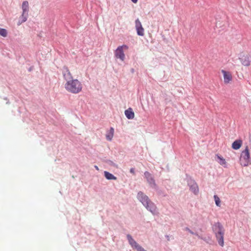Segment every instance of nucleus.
<instances>
[{
	"label": "nucleus",
	"mask_w": 251,
	"mask_h": 251,
	"mask_svg": "<svg viewBox=\"0 0 251 251\" xmlns=\"http://www.w3.org/2000/svg\"><path fill=\"white\" fill-rule=\"evenodd\" d=\"M137 198L145 207L153 215H155L158 213L157 208L155 204L143 192H138L137 195Z\"/></svg>",
	"instance_id": "f257e3e1"
},
{
	"label": "nucleus",
	"mask_w": 251,
	"mask_h": 251,
	"mask_svg": "<svg viewBox=\"0 0 251 251\" xmlns=\"http://www.w3.org/2000/svg\"><path fill=\"white\" fill-rule=\"evenodd\" d=\"M212 229L219 245L223 247L224 245L225 229L223 225L219 222L215 223L212 226Z\"/></svg>",
	"instance_id": "f03ea898"
},
{
	"label": "nucleus",
	"mask_w": 251,
	"mask_h": 251,
	"mask_svg": "<svg viewBox=\"0 0 251 251\" xmlns=\"http://www.w3.org/2000/svg\"><path fill=\"white\" fill-rule=\"evenodd\" d=\"M65 89L73 94H77L81 91L82 85L81 82L77 79H73L66 82L65 84Z\"/></svg>",
	"instance_id": "7ed1b4c3"
},
{
	"label": "nucleus",
	"mask_w": 251,
	"mask_h": 251,
	"mask_svg": "<svg viewBox=\"0 0 251 251\" xmlns=\"http://www.w3.org/2000/svg\"><path fill=\"white\" fill-rule=\"evenodd\" d=\"M240 164L242 166L246 167L251 164L249 150L248 146L241 153L240 158Z\"/></svg>",
	"instance_id": "20e7f679"
},
{
	"label": "nucleus",
	"mask_w": 251,
	"mask_h": 251,
	"mask_svg": "<svg viewBox=\"0 0 251 251\" xmlns=\"http://www.w3.org/2000/svg\"><path fill=\"white\" fill-rule=\"evenodd\" d=\"M186 181L190 190L195 195L199 193V186L195 180L191 176L186 175Z\"/></svg>",
	"instance_id": "39448f33"
},
{
	"label": "nucleus",
	"mask_w": 251,
	"mask_h": 251,
	"mask_svg": "<svg viewBox=\"0 0 251 251\" xmlns=\"http://www.w3.org/2000/svg\"><path fill=\"white\" fill-rule=\"evenodd\" d=\"M127 49L128 47L124 45L119 46L115 51V56L117 58L120 59L122 61H124L125 58V55L123 49Z\"/></svg>",
	"instance_id": "423d86ee"
},
{
	"label": "nucleus",
	"mask_w": 251,
	"mask_h": 251,
	"mask_svg": "<svg viewBox=\"0 0 251 251\" xmlns=\"http://www.w3.org/2000/svg\"><path fill=\"white\" fill-rule=\"evenodd\" d=\"M144 176L147 182L151 188H153L154 187H156V185H157L155 182L154 178L150 172L146 171L144 173Z\"/></svg>",
	"instance_id": "0eeeda50"
},
{
	"label": "nucleus",
	"mask_w": 251,
	"mask_h": 251,
	"mask_svg": "<svg viewBox=\"0 0 251 251\" xmlns=\"http://www.w3.org/2000/svg\"><path fill=\"white\" fill-rule=\"evenodd\" d=\"M62 73L64 79L67 81L73 79V76L68 68L66 66H63L62 69Z\"/></svg>",
	"instance_id": "6e6552de"
},
{
	"label": "nucleus",
	"mask_w": 251,
	"mask_h": 251,
	"mask_svg": "<svg viewBox=\"0 0 251 251\" xmlns=\"http://www.w3.org/2000/svg\"><path fill=\"white\" fill-rule=\"evenodd\" d=\"M242 64L245 66H249L251 64L250 55L249 54L241 55L239 58Z\"/></svg>",
	"instance_id": "1a4fd4ad"
},
{
	"label": "nucleus",
	"mask_w": 251,
	"mask_h": 251,
	"mask_svg": "<svg viewBox=\"0 0 251 251\" xmlns=\"http://www.w3.org/2000/svg\"><path fill=\"white\" fill-rule=\"evenodd\" d=\"M135 23L137 35L139 36H143L144 35V29L141 23L139 21V19H137L135 20Z\"/></svg>",
	"instance_id": "9d476101"
},
{
	"label": "nucleus",
	"mask_w": 251,
	"mask_h": 251,
	"mask_svg": "<svg viewBox=\"0 0 251 251\" xmlns=\"http://www.w3.org/2000/svg\"><path fill=\"white\" fill-rule=\"evenodd\" d=\"M222 73L224 75V82L227 84L232 80V75L230 72L226 71L224 70H222Z\"/></svg>",
	"instance_id": "9b49d317"
},
{
	"label": "nucleus",
	"mask_w": 251,
	"mask_h": 251,
	"mask_svg": "<svg viewBox=\"0 0 251 251\" xmlns=\"http://www.w3.org/2000/svg\"><path fill=\"white\" fill-rule=\"evenodd\" d=\"M198 237L203 240L204 242H205L207 244H208L209 245H213L214 244V240H212L211 236L208 235L207 237H202L201 235H200L199 234V236H198Z\"/></svg>",
	"instance_id": "f8f14e48"
},
{
	"label": "nucleus",
	"mask_w": 251,
	"mask_h": 251,
	"mask_svg": "<svg viewBox=\"0 0 251 251\" xmlns=\"http://www.w3.org/2000/svg\"><path fill=\"white\" fill-rule=\"evenodd\" d=\"M127 239L129 242V244L131 245L133 249H135L139 244L133 239L132 236L130 234L126 235Z\"/></svg>",
	"instance_id": "ddd939ff"
},
{
	"label": "nucleus",
	"mask_w": 251,
	"mask_h": 251,
	"mask_svg": "<svg viewBox=\"0 0 251 251\" xmlns=\"http://www.w3.org/2000/svg\"><path fill=\"white\" fill-rule=\"evenodd\" d=\"M125 114L128 119H133L134 117V113L131 108H129L126 110Z\"/></svg>",
	"instance_id": "4468645a"
},
{
	"label": "nucleus",
	"mask_w": 251,
	"mask_h": 251,
	"mask_svg": "<svg viewBox=\"0 0 251 251\" xmlns=\"http://www.w3.org/2000/svg\"><path fill=\"white\" fill-rule=\"evenodd\" d=\"M242 145V141L240 139L236 140L232 144V148L234 150H237L239 149Z\"/></svg>",
	"instance_id": "2eb2a0df"
},
{
	"label": "nucleus",
	"mask_w": 251,
	"mask_h": 251,
	"mask_svg": "<svg viewBox=\"0 0 251 251\" xmlns=\"http://www.w3.org/2000/svg\"><path fill=\"white\" fill-rule=\"evenodd\" d=\"M28 16V13L22 12V15L20 17L18 23V25H21L22 23L25 22L27 20V18Z\"/></svg>",
	"instance_id": "dca6fc26"
},
{
	"label": "nucleus",
	"mask_w": 251,
	"mask_h": 251,
	"mask_svg": "<svg viewBox=\"0 0 251 251\" xmlns=\"http://www.w3.org/2000/svg\"><path fill=\"white\" fill-rule=\"evenodd\" d=\"M153 189H154L156 190L157 194L159 196H161L162 197H166L167 196V194L165 193L164 190L159 189L157 185H156V187H154Z\"/></svg>",
	"instance_id": "f3484780"
},
{
	"label": "nucleus",
	"mask_w": 251,
	"mask_h": 251,
	"mask_svg": "<svg viewBox=\"0 0 251 251\" xmlns=\"http://www.w3.org/2000/svg\"><path fill=\"white\" fill-rule=\"evenodd\" d=\"M22 8L23 12L28 13L29 11V4L28 2L26 0L23 1L22 5Z\"/></svg>",
	"instance_id": "a211bd4d"
},
{
	"label": "nucleus",
	"mask_w": 251,
	"mask_h": 251,
	"mask_svg": "<svg viewBox=\"0 0 251 251\" xmlns=\"http://www.w3.org/2000/svg\"><path fill=\"white\" fill-rule=\"evenodd\" d=\"M104 176L107 180H116L117 177L107 171L104 172Z\"/></svg>",
	"instance_id": "6ab92c4d"
},
{
	"label": "nucleus",
	"mask_w": 251,
	"mask_h": 251,
	"mask_svg": "<svg viewBox=\"0 0 251 251\" xmlns=\"http://www.w3.org/2000/svg\"><path fill=\"white\" fill-rule=\"evenodd\" d=\"M114 128L110 127L109 132L106 135V139L108 141H111L114 135Z\"/></svg>",
	"instance_id": "aec40b11"
},
{
	"label": "nucleus",
	"mask_w": 251,
	"mask_h": 251,
	"mask_svg": "<svg viewBox=\"0 0 251 251\" xmlns=\"http://www.w3.org/2000/svg\"><path fill=\"white\" fill-rule=\"evenodd\" d=\"M214 199L215 200V204L217 206H220V200L217 195L214 196Z\"/></svg>",
	"instance_id": "412c9836"
},
{
	"label": "nucleus",
	"mask_w": 251,
	"mask_h": 251,
	"mask_svg": "<svg viewBox=\"0 0 251 251\" xmlns=\"http://www.w3.org/2000/svg\"><path fill=\"white\" fill-rule=\"evenodd\" d=\"M217 156L218 158L219 159V160H220V161L219 162V163H220V165H226V161L225 159H224L223 157L219 156L218 155H217Z\"/></svg>",
	"instance_id": "4be33fe9"
},
{
	"label": "nucleus",
	"mask_w": 251,
	"mask_h": 251,
	"mask_svg": "<svg viewBox=\"0 0 251 251\" xmlns=\"http://www.w3.org/2000/svg\"><path fill=\"white\" fill-rule=\"evenodd\" d=\"M7 31L4 28H0V35L3 37H6L7 36Z\"/></svg>",
	"instance_id": "5701e85b"
},
{
	"label": "nucleus",
	"mask_w": 251,
	"mask_h": 251,
	"mask_svg": "<svg viewBox=\"0 0 251 251\" xmlns=\"http://www.w3.org/2000/svg\"><path fill=\"white\" fill-rule=\"evenodd\" d=\"M185 230L186 231H188L190 233H191V234H193V235H196L197 237L198 236H199V234L197 233V232H194L192 230H191L189 227H186L185 228Z\"/></svg>",
	"instance_id": "b1692460"
},
{
	"label": "nucleus",
	"mask_w": 251,
	"mask_h": 251,
	"mask_svg": "<svg viewBox=\"0 0 251 251\" xmlns=\"http://www.w3.org/2000/svg\"><path fill=\"white\" fill-rule=\"evenodd\" d=\"M135 249H136L137 251H147L139 245L137 246V247Z\"/></svg>",
	"instance_id": "393cba45"
},
{
	"label": "nucleus",
	"mask_w": 251,
	"mask_h": 251,
	"mask_svg": "<svg viewBox=\"0 0 251 251\" xmlns=\"http://www.w3.org/2000/svg\"><path fill=\"white\" fill-rule=\"evenodd\" d=\"M130 172L133 175H134L135 174V169L134 168H131L130 169Z\"/></svg>",
	"instance_id": "a878e982"
},
{
	"label": "nucleus",
	"mask_w": 251,
	"mask_h": 251,
	"mask_svg": "<svg viewBox=\"0 0 251 251\" xmlns=\"http://www.w3.org/2000/svg\"><path fill=\"white\" fill-rule=\"evenodd\" d=\"M109 164L111 166H115V163L113 161H110V160L109 161Z\"/></svg>",
	"instance_id": "bb28decb"
},
{
	"label": "nucleus",
	"mask_w": 251,
	"mask_h": 251,
	"mask_svg": "<svg viewBox=\"0 0 251 251\" xmlns=\"http://www.w3.org/2000/svg\"><path fill=\"white\" fill-rule=\"evenodd\" d=\"M165 236H166V237L167 238V240H168V241H169V240H170V238H169V235H166Z\"/></svg>",
	"instance_id": "cd10ccee"
},
{
	"label": "nucleus",
	"mask_w": 251,
	"mask_h": 251,
	"mask_svg": "<svg viewBox=\"0 0 251 251\" xmlns=\"http://www.w3.org/2000/svg\"><path fill=\"white\" fill-rule=\"evenodd\" d=\"M133 3H135L137 2L138 0H131Z\"/></svg>",
	"instance_id": "c85d7f7f"
},
{
	"label": "nucleus",
	"mask_w": 251,
	"mask_h": 251,
	"mask_svg": "<svg viewBox=\"0 0 251 251\" xmlns=\"http://www.w3.org/2000/svg\"><path fill=\"white\" fill-rule=\"evenodd\" d=\"M94 167L96 168V170H99V168H98V167L97 166L95 165V166H94Z\"/></svg>",
	"instance_id": "c756f323"
}]
</instances>
